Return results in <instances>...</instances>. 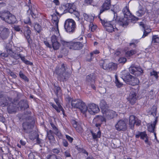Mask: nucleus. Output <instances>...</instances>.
<instances>
[{
  "label": "nucleus",
  "mask_w": 159,
  "mask_h": 159,
  "mask_svg": "<svg viewBox=\"0 0 159 159\" xmlns=\"http://www.w3.org/2000/svg\"><path fill=\"white\" fill-rule=\"evenodd\" d=\"M157 108L156 106H154L151 108L149 112L153 116L156 115Z\"/></svg>",
  "instance_id": "nucleus-41"
},
{
  "label": "nucleus",
  "mask_w": 159,
  "mask_h": 159,
  "mask_svg": "<svg viewBox=\"0 0 159 159\" xmlns=\"http://www.w3.org/2000/svg\"><path fill=\"white\" fill-rule=\"evenodd\" d=\"M24 23L25 24H28L30 25H31V23L29 17H27L24 20Z\"/></svg>",
  "instance_id": "nucleus-52"
},
{
  "label": "nucleus",
  "mask_w": 159,
  "mask_h": 159,
  "mask_svg": "<svg viewBox=\"0 0 159 159\" xmlns=\"http://www.w3.org/2000/svg\"><path fill=\"white\" fill-rule=\"evenodd\" d=\"M48 159H56V156L55 155H50L49 157H48Z\"/></svg>",
  "instance_id": "nucleus-59"
},
{
  "label": "nucleus",
  "mask_w": 159,
  "mask_h": 159,
  "mask_svg": "<svg viewBox=\"0 0 159 159\" xmlns=\"http://www.w3.org/2000/svg\"><path fill=\"white\" fill-rule=\"evenodd\" d=\"M19 74L20 77L21 79H23L25 81H28V78L23 74L22 71H20L19 72Z\"/></svg>",
  "instance_id": "nucleus-44"
},
{
  "label": "nucleus",
  "mask_w": 159,
  "mask_h": 159,
  "mask_svg": "<svg viewBox=\"0 0 159 159\" xmlns=\"http://www.w3.org/2000/svg\"><path fill=\"white\" fill-rule=\"evenodd\" d=\"M145 23L146 22L145 20H143V21L140 22L139 23V25L142 27L143 29L144 30L143 34L142 37V38H144L147 36L148 34L151 31V29L150 27L145 26Z\"/></svg>",
  "instance_id": "nucleus-21"
},
{
  "label": "nucleus",
  "mask_w": 159,
  "mask_h": 159,
  "mask_svg": "<svg viewBox=\"0 0 159 159\" xmlns=\"http://www.w3.org/2000/svg\"><path fill=\"white\" fill-rule=\"evenodd\" d=\"M52 20L53 25L51 28V33L59 34V30L58 27V23L59 20L58 17L55 14H53L52 15Z\"/></svg>",
  "instance_id": "nucleus-10"
},
{
  "label": "nucleus",
  "mask_w": 159,
  "mask_h": 159,
  "mask_svg": "<svg viewBox=\"0 0 159 159\" xmlns=\"http://www.w3.org/2000/svg\"><path fill=\"white\" fill-rule=\"evenodd\" d=\"M111 7V2L110 0H106L101 7L100 14H101L105 11L109 9Z\"/></svg>",
  "instance_id": "nucleus-27"
},
{
  "label": "nucleus",
  "mask_w": 159,
  "mask_h": 159,
  "mask_svg": "<svg viewBox=\"0 0 159 159\" xmlns=\"http://www.w3.org/2000/svg\"><path fill=\"white\" fill-rule=\"evenodd\" d=\"M53 34L51 37V42L52 47L54 50L58 49L60 47V44L59 42V39H60V33L59 34H57L55 33L54 34L52 33Z\"/></svg>",
  "instance_id": "nucleus-11"
},
{
  "label": "nucleus",
  "mask_w": 159,
  "mask_h": 159,
  "mask_svg": "<svg viewBox=\"0 0 159 159\" xmlns=\"http://www.w3.org/2000/svg\"><path fill=\"white\" fill-rule=\"evenodd\" d=\"M24 34L28 42L30 43L31 42V39L30 38L31 31L28 27H25L24 29Z\"/></svg>",
  "instance_id": "nucleus-30"
},
{
  "label": "nucleus",
  "mask_w": 159,
  "mask_h": 159,
  "mask_svg": "<svg viewBox=\"0 0 159 159\" xmlns=\"http://www.w3.org/2000/svg\"><path fill=\"white\" fill-rule=\"evenodd\" d=\"M127 99L131 104H134L135 103L137 99L135 92L134 91H131Z\"/></svg>",
  "instance_id": "nucleus-26"
},
{
  "label": "nucleus",
  "mask_w": 159,
  "mask_h": 159,
  "mask_svg": "<svg viewBox=\"0 0 159 159\" xmlns=\"http://www.w3.org/2000/svg\"><path fill=\"white\" fill-rule=\"evenodd\" d=\"M52 151L54 153L57 154L59 153L60 152L59 150L57 148H55L53 149Z\"/></svg>",
  "instance_id": "nucleus-64"
},
{
  "label": "nucleus",
  "mask_w": 159,
  "mask_h": 159,
  "mask_svg": "<svg viewBox=\"0 0 159 159\" xmlns=\"http://www.w3.org/2000/svg\"><path fill=\"white\" fill-rule=\"evenodd\" d=\"M157 122V117H156L154 121L152 124H148L147 125L148 130L150 132L153 133V134L156 139L157 138V136L156 133L154 132V129Z\"/></svg>",
  "instance_id": "nucleus-22"
},
{
  "label": "nucleus",
  "mask_w": 159,
  "mask_h": 159,
  "mask_svg": "<svg viewBox=\"0 0 159 159\" xmlns=\"http://www.w3.org/2000/svg\"><path fill=\"white\" fill-rule=\"evenodd\" d=\"M98 131L96 133H93L92 131H91V133L92 135L93 139H94L99 138L101 136V132L100 130V129H98Z\"/></svg>",
  "instance_id": "nucleus-35"
},
{
  "label": "nucleus",
  "mask_w": 159,
  "mask_h": 159,
  "mask_svg": "<svg viewBox=\"0 0 159 159\" xmlns=\"http://www.w3.org/2000/svg\"><path fill=\"white\" fill-rule=\"evenodd\" d=\"M54 73L57 75L59 77H61V80L63 81H66L68 79L70 75L69 73L66 71V69L63 64L61 65V67L60 68L57 67Z\"/></svg>",
  "instance_id": "nucleus-3"
},
{
  "label": "nucleus",
  "mask_w": 159,
  "mask_h": 159,
  "mask_svg": "<svg viewBox=\"0 0 159 159\" xmlns=\"http://www.w3.org/2000/svg\"><path fill=\"white\" fill-rule=\"evenodd\" d=\"M68 100L69 102H71V106L72 107L78 108L81 103L82 100L80 99L71 100V98L69 97Z\"/></svg>",
  "instance_id": "nucleus-23"
},
{
  "label": "nucleus",
  "mask_w": 159,
  "mask_h": 159,
  "mask_svg": "<svg viewBox=\"0 0 159 159\" xmlns=\"http://www.w3.org/2000/svg\"><path fill=\"white\" fill-rule=\"evenodd\" d=\"M115 83L116 86L118 88L121 87L122 86L123 84L118 80L116 75H115Z\"/></svg>",
  "instance_id": "nucleus-40"
},
{
  "label": "nucleus",
  "mask_w": 159,
  "mask_h": 159,
  "mask_svg": "<svg viewBox=\"0 0 159 159\" xmlns=\"http://www.w3.org/2000/svg\"><path fill=\"white\" fill-rule=\"evenodd\" d=\"M28 15H31L33 18H35L38 17V13L36 7L34 5L29 7V9L27 11Z\"/></svg>",
  "instance_id": "nucleus-19"
},
{
  "label": "nucleus",
  "mask_w": 159,
  "mask_h": 159,
  "mask_svg": "<svg viewBox=\"0 0 159 159\" xmlns=\"http://www.w3.org/2000/svg\"><path fill=\"white\" fill-rule=\"evenodd\" d=\"M10 52L12 53V54H11V53H10L12 57L14 58L15 59H19L20 57V58L21 60L23 61L26 64H29L30 65H32V63L30 62L29 61L26 60L25 57L21 56L20 54H19L18 53H15L13 52L12 51L10 50Z\"/></svg>",
  "instance_id": "nucleus-20"
},
{
  "label": "nucleus",
  "mask_w": 159,
  "mask_h": 159,
  "mask_svg": "<svg viewBox=\"0 0 159 159\" xmlns=\"http://www.w3.org/2000/svg\"><path fill=\"white\" fill-rule=\"evenodd\" d=\"M120 63L122 64L125 63L126 61V59L125 57H120L118 60Z\"/></svg>",
  "instance_id": "nucleus-49"
},
{
  "label": "nucleus",
  "mask_w": 159,
  "mask_h": 159,
  "mask_svg": "<svg viewBox=\"0 0 159 159\" xmlns=\"http://www.w3.org/2000/svg\"><path fill=\"white\" fill-rule=\"evenodd\" d=\"M14 30L17 31H21V32H22V30H20L21 29L19 26L18 25H15L14 27Z\"/></svg>",
  "instance_id": "nucleus-55"
},
{
  "label": "nucleus",
  "mask_w": 159,
  "mask_h": 159,
  "mask_svg": "<svg viewBox=\"0 0 159 159\" xmlns=\"http://www.w3.org/2000/svg\"><path fill=\"white\" fill-rule=\"evenodd\" d=\"M76 25L74 20L71 19L66 20L64 24L65 29L68 33H71L74 32Z\"/></svg>",
  "instance_id": "nucleus-7"
},
{
  "label": "nucleus",
  "mask_w": 159,
  "mask_h": 159,
  "mask_svg": "<svg viewBox=\"0 0 159 159\" xmlns=\"http://www.w3.org/2000/svg\"><path fill=\"white\" fill-rule=\"evenodd\" d=\"M79 151L80 152H82L86 154L87 155H88V153L83 148L80 149Z\"/></svg>",
  "instance_id": "nucleus-62"
},
{
  "label": "nucleus",
  "mask_w": 159,
  "mask_h": 159,
  "mask_svg": "<svg viewBox=\"0 0 159 159\" xmlns=\"http://www.w3.org/2000/svg\"><path fill=\"white\" fill-rule=\"evenodd\" d=\"M65 9L67 10L68 12L70 13H73L77 18V20H80V14L79 12L76 10V8L75 5L74 3H67L64 6Z\"/></svg>",
  "instance_id": "nucleus-8"
},
{
  "label": "nucleus",
  "mask_w": 159,
  "mask_h": 159,
  "mask_svg": "<svg viewBox=\"0 0 159 159\" xmlns=\"http://www.w3.org/2000/svg\"><path fill=\"white\" fill-rule=\"evenodd\" d=\"M70 151L69 150H66L64 152V155L66 157H70L71 156L70 153Z\"/></svg>",
  "instance_id": "nucleus-51"
},
{
  "label": "nucleus",
  "mask_w": 159,
  "mask_h": 159,
  "mask_svg": "<svg viewBox=\"0 0 159 159\" xmlns=\"http://www.w3.org/2000/svg\"><path fill=\"white\" fill-rule=\"evenodd\" d=\"M89 28L91 31L93 32L97 29V26L92 22L89 25Z\"/></svg>",
  "instance_id": "nucleus-42"
},
{
  "label": "nucleus",
  "mask_w": 159,
  "mask_h": 159,
  "mask_svg": "<svg viewBox=\"0 0 159 159\" xmlns=\"http://www.w3.org/2000/svg\"><path fill=\"white\" fill-rule=\"evenodd\" d=\"M60 41L63 45L68 47L70 49L74 50H79L82 48V44L79 42H66L60 39Z\"/></svg>",
  "instance_id": "nucleus-6"
},
{
  "label": "nucleus",
  "mask_w": 159,
  "mask_h": 159,
  "mask_svg": "<svg viewBox=\"0 0 159 159\" xmlns=\"http://www.w3.org/2000/svg\"><path fill=\"white\" fill-rule=\"evenodd\" d=\"M129 70L130 73L135 75H139L143 72L142 69L140 66H135L133 65L129 68Z\"/></svg>",
  "instance_id": "nucleus-18"
},
{
  "label": "nucleus",
  "mask_w": 159,
  "mask_h": 159,
  "mask_svg": "<svg viewBox=\"0 0 159 159\" xmlns=\"http://www.w3.org/2000/svg\"><path fill=\"white\" fill-rule=\"evenodd\" d=\"M101 23L103 26L106 30L109 32H116L118 30V28L116 25V19L114 20L111 21H106L100 19Z\"/></svg>",
  "instance_id": "nucleus-2"
},
{
  "label": "nucleus",
  "mask_w": 159,
  "mask_h": 159,
  "mask_svg": "<svg viewBox=\"0 0 159 159\" xmlns=\"http://www.w3.org/2000/svg\"><path fill=\"white\" fill-rule=\"evenodd\" d=\"M47 137L50 141V142L52 143H55V139L52 135V132L51 130L47 131Z\"/></svg>",
  "instance_id": "nucleus-34"
},
{
  "label": "nucleus",
  "mask_w": 159,
  "mask_h": 159,
  "mask_svg": "<svg viewBox=\"0 0 159 159\" xmlns=\"http://www.w3.org/2000/svg\"><path fill=\"white\" fill-rule=\"evenodd\" d=\"M83 16L84 19L86 21L91 23L94 19V16L92 15H88L86 13H84Z\"/></svg>",
  "instance_id": "nucleus-32"
},
{
  "label": "nucleus",
  "mask_w": 159,
  "mask_h": 159,
  "mask_svg": "<svg viewBox=\"0 0 159 159\" xmlns=\"http://www.w3.org/2000/svg\"><path fill=\"white\" fill-rule=\"evenodd\" d=\"M152 42V43H159V38L157 35H155L153 36Z\"/></svg>",
  "instance_id": "nucleus-45"
},
{
  "label": "nucleus",
  "mask_w": 159,
  "mask_h": 159,
  "mask_svg": "<svg viewBox=\"0 0 159 159\" xmlns=\"http://www.w3.org/2000/svg\"><path fill=\"white\" fill-rule=\"evenodd\" d=\"M0 17L3 20L9 24H12L16 21L15 16L8 11L0 12Z\"/></svg>",
  "instance_id": "nucleus-5"
},
{
  "label": "nucleus",
  "mask_w": 159,
  "mask_h": 159,
  "mask_svg": "<svg viewBox=\"0 0 159 159\" xmlns=\"http://www.w3.org/2000/svg\"><path fill=\"white\" fill-rule=\"evenodd\" d=\"M125 72V71L123 72V73L121 75V78L127 84L133 86L139 84V80L137 78L132 76L129 74H128L125 75V74H123Z\"/></svg>",
  "instance_id": "nucleus-4"
},
{
  "label": "nucleus",
  "mask_w": 159,
  "mask_h": 159,
  "mask_svg": "<svg viewBox=\"0 0 159 159\" xmlns=\"http://www.w3.org/2000/svg\"><path fill=\"white\" fill-rule=\"evenodd\" d=\"M145 13V11L142 10H139L136 12V15L138 16H141Z\"/></svg>",
  "instance_id": "nucleus-47"
},
{
  "label": "nucleus",
  "mask_w": 159,
  "mask_h": 159,
  "mask_svg": "<svg viewBox=\"0 0 159 159\" xmlns=\"http://www.w3.org/2000/svg\"><path fill=\"white\" fill-rule=\"evenodd\" d=\"M34 28L35 30L37 31L38 33H39L41 30V26L39 24H36L35 25Z\"/></svg>",
  "instance_id": "nucleus-48"
},
{
  "label": "nucleus",
  "mask_w": 159,
  "mask_h": 159,
  "mask_svg": "<svg viewBox=\"0 0 159 159\" xmlns=\"http://www.w3.org/2000/svg\"><path fill=\"white\" fill-rule=\"evenodd\" d=\"M7 47V46L6 48H7V52L8 53H5L3 52V53H1L0 54L1 57L2 58H4L7 57L8 54L12 57V56L11 55L10 53H11V54H12V53L10 52V51H9L10 50H11V51H12V50H11V49H10V48H8Z\"/></svg>",
  "instance_id": "nucleus-39"
},
{
  "label": "nucleus",
  "mask_w": 159,
  "mask_h": 159,
  "mask_svg": "<svg viewBox=\"0 0 159 159\" xmlns=\"http://www.w3.org/2000/svg\"><path fill=\"white\" fill-rule=\"evenodd\" d=\"M34 122L32 121L30 123L29 122H24L23 124V129L26 132H30V129H32L34 127Z\"/></svg>",
  "instance_id": "nucleus-24"
},
{
  "label": "nucleus",
  "mask_w": 159,
  "mask_h": 159,
  "mask_svg": "<svg viewBox=\"0 0 159 159\" xmlns=\"http://www.w3.org/2000/svg\"><path fill=\"white\" fill-rule=\"evenodd\" d=\"M54 91L57 96H59L61 97V93L60 87L56 86L55 85H54Z\"/></svg>",
  "instance_id": "nucleus-37"
},
{
  "label": "nucleus",
  "mask_w": 159,
  "mask_h": 159,
  "mask_svg": "<svg viewBox=\"0 0 159 159\" xmlns=\"http://www.w3.org/2000/svg\"><path fill=\"white\" fill-rule=\"evenodd\" d=\"M66 138L68 139V140L69 141V142L71 143L72 142L73 140V139L68 135H66Z\"/></svg>",
  "instance_id": "nucleus-57"
},
{
  "label": "nucleus",
  "mask_w": 159,
  "mask_h": 159,
  "mask_svg": "<svg viewBox=\"0 0 159 159\" xmlns=\"http://www.w3.org/2000/svg\"><path fill=\"white\" fill-rule=\"evenodd\" d=\"M136 52V50L135 49H131L126 52L125 55L127 57H130L135 54Z\"/></svg>",
  "instance_id": "nucleus-38"
},
{
  "label": "nucleus",
  "mask_w": 159,
  "mask_h": 159,
  "mask_svg": "<svg viewBox=\"0 0 159 159\" xmlns=\"http://www.w3.org/2000/svg\"><path fill=\"white\" fill-rule=\"evenodd\" d=\"M95 79V76L93 74H90L87 76L86 77L87 81L88 82V84L91 85V87L94 90L96 89V87L95 85L92 83L94 82Z\"/></svg>",
  "instance_id": "nucleus-28"
},
{
  "label": "nucleus",
  "mask_w": 159,
  "mask_h": 159,
  "mask_svg": "<svg viewBox=\"0 0 159 159\" xmlns=\"http://www.w3.org/2000/svg\"><path fill=\"white\" fill-rule=\"evenodd\" d=\"M141 123V120L135 118L134 116L133 115L130 116L129 124L131 129H133L134 128L135 124L137 126H139L140 125Z\"/></svg>",
  "instance_id": "nucleus-17"
},
{
  "label": "nucleus",
  "mask_w": 159,
  "mask_h": 159,
  "mask_svg": "<svg viewBox=\"0 0 159 159\" xmlns=\"http://www.w3.org/2000/svg\"><path fill=\"white\" fill-rule=\"evenodd\" d=\"M99 111L98 106L94 103L90 104L88 107V114L91 115H95Z\"/></svg>",
  "instance_id": "nucleus-14"
},
{
  "label": "nucleus",
  "mask_w": 159,
  "mask_h": 159,
  "mask_svg": "<svg viewBox=\"0 0 159 159\" xmlns=\"http://www.w3.org/2000/svg\"><path fill=\"white\" fill-rule=\"evenodd\" d=\"M106 121V119L104 116H97L93 119V123L95 124L96 127L99 129L101 124L104 122L105 123Z\"/></svg>",
  "instance_id": "nucleus-13"
},
{
  "label": "nucleus",
  "mask_w": 159,
  "mask_h": 159,
  "mask_svg": "<svg viewBox=\"0 0 159 159\" xmlns=\"http://www.w3.org/2000/svg\"><path fill=\"white\" fill-rule=\"evenodd\" d=\"M76 131L79 133H81L83 131V128L80 124H79L77 127V128H75Z\"/></svg>",
  "instance_id": "nucleus-46"
},
{
  "label": "nucleus",
  "mask_w": 159,
  "mask_h": 159,
  "mask_svg": "<svg viewBox=\"0 0 159 159\" xmlns=\"http://www.w3.org/2000/svg\"><path fill=\"white\" fill-rule=\"evenodd\" d=\"M80 110L81 112L85 116H87L88 114V107L85 103L82 101L81 103L78 108Z\"/></svg>",
  "instance_id": "nucleus-25"
},
{
  "label": "nucleus",
  "mask_w": 159,
  "mask_h": 159,
  "mask_svg": "<svg viewBox=\"0 0 159 159\" xmlns=\"http://www.w3.org/2000/svg\"><path fill=\"white\" fill-rule=\"evenodd\" d=\"M44 43L45 44L46 46L47 47L49 48H51V46L49 44V43L47 41H44Z\"/></svg>",
  "instance_id": "nucleus-63"
},
{
  "label": "nucleus",
  "mask_w": 159,
  "mask_h": 159,
  "mask_svg": "<svg viewBox=\"0 0 159 159\" xmlns=\"http://www.w3.org/2000/svg\"><path fill=\"white\" fill-rule=\"evenodd\" d=\"M121 54V50L120 49H118L116 50L114 52V55L115 56H119Z\"/></svg>",
  "instance_id": "nucleus-54"
},
{
  "label": "nucleus",
  "mask_w": 159,
  "mask_h": 159,
  "mask_svg": "<svg viewBox=\"0 0 159 159\" xmlns=\"http://www.w3.org/2000/svg\"><path fill=\"white\" fill-rule=\"evenodd\" d=\"M55 131H56V134L57 136H58V137L60 138H61V137H62V135H61V133L58 131V129L57 130Z\"/></svg>",
  "instance_id": "nucleus-61"
},
{
  "label": "nucleus",
  "mask_w": 159,
  "mask_h": 159,
  "mask_svg": "<svg viewBox=\"0 0 159 159\" xmlns=\"http://www.w3.org/2000/svg\"><path fill=\"white\" fill-rule=\"evenodd\" d=\"M102 113L103 116L106 118V120L113 118L117 115V114L115 111L111 110H108L107 109L104 111H102Z\"/></svg>",
  "instance_id": "nucleus-15"
},
{
  "label": "nucleus",
  "mask_w": 159,
  "mask_h": 159,
  "mask_svg": "<svg viewBox=\"0 0 159 159\" xmlns=\"http://www.w3.org/2000/svg\"><path fill=\"white\" fill-rule=\"evenodd\" d=\"M99 106L101 109L102 112L107 109V106L105 100H101L99 104Z\"/></svg>",
  "instance_id": "nucleus-36"
},
{
  "label": "nucleus",
  "mask_w": 159,
  "mask_h": 159,
  "mask_svg": "<svg viewBox=\"0 0 159 159\" xmlns=\"http://www.w3.org/2000/svg\"><path fill=\"white\" fill-rule=\"evenodd\" d=\"M150 75L151 76H154L156 79H157L158 77L157 73L154 70L151 72Z\"/></svg>",
  "instance_id": "nucleus-50"
},
{
  "label": "nucleus",
  "mask_w": 159,
  "mask_h": 159,
  "mask_svg": "<svg viewBox=\"0 0 159 159\" xmlns=\"http://www.w3.org/2000/svg\"><path fill=\"white\" fill-rule=\"evenodd\" d=\"M120 9L119 6L115 5L113 6V9H111V11L114 14V19L115 20L117 18V13L119 11Z\"/></svg>",
  "instance_id": "nucleus-33"
},
{
  "label": "nucleus",
  "mask_w": 159,
  "mask_h": 159,
  "mask_svg": "<svg viewBox=\"0 0 159 159\" xmlns=\"http://www.w3.org/2000/svg\"><path fill=\"white\" fill-rule=\"evenodd\" d=\"M123 12L124 17L120 18L119 20V24L122 27H126L130 21L134 23L138 20V19L137 17L131 14L127 6L124 8Z\"/></svg>",
  "instance_id": "nucleus-1"
},
{
  "label": "nucleus",
  "mask_w": 159,
  "mask_h": 159,
  "mask_svg": "<svg viewBox=\"0 0 159 159\" xmlns=\"http://www.w3.org/2000/svg\"><path fill=\"white\" fill-rule=\"evenodd\" d=\"M7 110L8 112L10 113H11L13 112H14L16 111V110L15 109H11L10 107L7 108Z\"/></svg>",
  "instance_id": "nucleus-58"
},
{
  "label": "nucleus",
  "mask_w": 159,
  "mask_h": 159,
  "mask_svg": "<svg viewBox=\"0 0 159 159\" xmlns=\"http://www.w3.org/2000/svg\"><path fill=\"white\" fill-rule=\"evenodd\" d=\"M35 135L34 136V137H32L31 135H30L29 136L30 139L32 140H34L36 137H38V135L36 133H35Z\"/></svg>",
  "instance_id": "nucleus-60"
},
{
  "label": "nucleus",
  "mask_w": 159,
  "mask_h": 159,
  "mask_svg": "<svg viewBox=\"0 0 159 159\" xmlns=\"http://www.w3.org/2000/svg\"><path fill=\"white\" fill-rule=\"evenodd\" d=\"M54 100L57 106L52 104V106L57 111V112H60V111H62L63 114L64 115V110L62 108L61 106L60 105L59 102H58V99L56 98L54 99Z\"/></svg>",
  "instance_id": "nucleus-29"
},
{
  "label": "nucleus",
  "mask_w": 159,
  "mask_h": 159,
  "mask_svg": "<svg viewBox=\"0 0 159 159\" xmlns=\"http://www.w3.org/2000/svg\"><path fill=\"white\" fill-rule=\"evenodd\" d=\"M71 124H72L74 128H77V125L79 124L76 121L73 120L71 121Z\"/></svg>",
  "instance_id": "nucleus-53"
},
{
  "label": "nucleus",
  "mask_w": 159,
  "mask_h": 159,
  "mask_svg": "<svg viewBox=\"0 0 159 159\" xmlns=\"http://www.w3.org/2000/svg\"><path fill=\"white\" fill-rule=\"evenodd\" d=\"M141 139L144 140L146 144L148 145H150V143L148 141V137L145 132H140Z\"/></svg>",
  "instance_id": "nucleus-31"
},
{
  "label": "nucleus",
  "mask_w": 159,
  "mask_h": 159,
  "mask_svg": "<svg viewBox=\"0 0 159 159\" xmlns=\"http://www.w3.org/2000/svg\"><path fill=\"white\" fill-rule=\"evenodd\" d=\"M99 53V51L97 50H95L94 51L90 53V55L91 57H92L94 54H97Z\"/></svg>",
  "instance_id": "nucleus-56"
},
{
  "label": "nucleus",
  "mask_w": 159,
  "mask_h": 159,
  "mask_svg": "<svg viewBox=\"0 0 159 159\" xmlns=\"http://www.w3.org/2000/svg\"><path fill=\"white\" fill-rule=\"evenodd\" d=\"M116 129L118 131H125L127 129V124L123 120H120L115 125Z\"/></svg>",
  "instance_id": "nucleus-12"
},
{
  "label": "nucleus",
  "mask_w": 159,
  "mask_h": 159,
  "mask_svg": "<svg viewBox=\"0 0 159 159\" xmlns=\"http://www.w3.org/2000/svg\"><path fill=\"white\" fill-rule=\"evenodd\" d=\"M108 63V61L107 60H101L100 62V65L104 69L109 70H111L116 69L117 64L114 63Z\"/></svg>",
  "instance_id": "nucleus-9"
},
{
  "label": "nucleus",
  "mask_w": 159,
  "mask_h": 159,
  "mask_svg": "<svg viewBox=\"0 0 159 159\" xmlns=\"http://www.w3.org/2000/svg\"><path fill=\"white\" fill-rule=\"evenodd\" d=\"M10 31L7 28L3 26H0V38L5 39L9 36Z\"/></svg>",
  "instance_id": "nucleus-16"
},
{
  "label": "nucleus",
  "mask_w": 159,
  "mask_h": 159,
  "mask_svg": "<svg viewBox=\"0 0 159 159\" xmlns=\"http://www.w3.org/2000/svg\"><path fill=\"white\" fill-rule=\"evenodd\" d=\"M139 40V39H133L129 43V46L132 47V45H133V47H136V44L138 43Z\"/></svg>",
  "instance_id": "nucleus-43"
}]
</instances>
